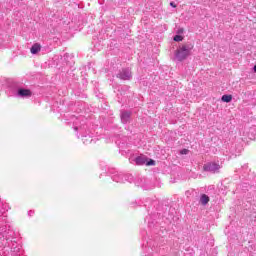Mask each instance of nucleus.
Returning <instances> with one entry per match:
<instances>
[{
    "mask_svg": "<svg viewBox=\"0 0 256 256\" xmlns=\"http://www.w3.org/2000/svg\"><path fill=\"white\" fill-rule=\"evenodd\" d=\"M39 51H41V44L39 43H35L30 49V52L32 53V55H37Z\"/></svg>",
    "mask_w": 256,
    "mask_h": 256,
    "instance_id": "obj_5",
    "label": "nucleus"
},
{
    "mask_svg": "<svg viewBox=\"0 0 256 256\" xmlns=\"http://www.w3.org/2000/svg\"><path fill=\"white\" fill-rule=\"evenodd\" d=\"M18 95H20V97H31L32 93L29 89H20Z\"/></svg>",
    "mask_w": 256,
    "mask_h": 256,
    "instance_id": "obj_6",
    "label": "nucleus"
},
{
    "mask_svg": "<svg viewBox=\"0 0 256 256\" xmlns=\"http://www.w3.org/2000/svg\"><path fill=\"white\" fill-rule=\"evenodd\" d=\"M219 169H221V166L217 163H208L203 166L204 171H210L211 173H216Z\"/></svg>",
    "mask_w": 256,
    "mask_h": 256,
    "instance_id": "obj_2",
    "label": "nucleus"
},
{
    "mask_svg": "<svg viewBox=\"0 0 256 256\" xmlns=\"http://www.w3.org/2000/svg\"><path fill=\"white\" fill-rule=\"evenodd\" d=\"M121 119L124 123H127V121H129V119H131V112H123L121 114Z\"/></svg>",
    "mask_w": 256,
    "mask_h": 256,
    "instance_id": "obj_7",
    "label": "nucleus"
},
{
    "mask_svg": "<svg viewBox=\"0 0 256 256\" xmlns=\"http://www.w3.org/2000/svg\"><path fill=\"white\" fill-rule=\"evenodd\" d=\"M174 41H176V43L183 41V36H181V35L174 36Z\"/></svg>",
    "mask_w": 256,
    "mask_h": 256,
    "instance_id": "obj_10",
    "label": "nucleus"
},
{
    "mask_svg": "<svg viewBox=\"0 0 256 256\" xmlns=\"http://www.w3.org/2000/svg\"><path fill=\"white\" fill-rule=\"evenodd\" d=\"M221 101H223V103H231V101H233V96L232 95H223L221 98Z\"/></svg>",
    "mask_w": 256,
    "mask_h": 256,
    "instance_id": "obj_8",
    "label": "nucleus"
},
{
    "mask_svg": "<svg viewBox=\"0 0 256 256\" xmlns=\"http://www.w3.org/2000/svg\"><path fill=\"white\" fill-rule=\"evenodd\" d=\"M183 28L178 30V33H183Z\"/></svg>",
    "mask_w": 256,
    "mask_h": 256,
    "instance_id": "obj_14",
    "label": "nucleus"
},
{
    "mask_svg": "<svg viewBox=\"0 0 256 256\" xmlns=\"http://www.w3.org/2000/svg\"><path fill=\"white\" fill-rule=\"evenodd\" d=\"M136 165H145L147 163V156L141 155L135 159Z\"/></svg>",
    "mask_w": 256,
    "mask_h": 256,
    "instance_id": "obj_4",
    "label": "nucleus"
},
{
    "mask_svg": "<svg viewBox=\"0 0 256 256\" xmlns=\"http://www.w3.org/2000/svg\"><path fill=\"white\" fill-rule=\"evenodd\" d=\"M189 153V149H182L181 151H180V155H187Z\"/></svg>",
    "mask_w": 256,
    "mask_h": 256,
    "instance_id": "obj_12",
    "label": "nucleus"
},
{
    "mask_svg": "<svg viewBox=\"0 0 256 256\" xmlns=\"http://www.w3.org/2000/svg\"><path fill=\"white\" fill-rule=\"evenodd\" d=\"M170 6L173 7L174 9L177 7V5L174 4V2H170Z\"/></svg>",
    "mask_w": 256,
    "mask_h": 256,
    "instance_id": "obj_13",
    "label": "nucleus"
},
{
    "mask_svg": "<svg viewBox=\"0 0 256 256\" xmlns=\"http://www.w3.org/2000/svg\"><path fill=\"white\" fill-rule=\"evenodd\" d=\"M118 78L123 79V81H129V79H131V71L122 70V72L118 74Z\"/></svg>",
    "mask_w": 256,
    "mask_h": 256,
    "instance_id": "obj_3",
    "label": "nucleus"
},
{
    "mask_svg": "<svg viewBox=\"0 0 256 256\" xmlns=\"http://www.w3.org/2000/svg\"><path fill=\"white\" fill-rule=\"evenodd\" d=\"M194 48L195 45L191 42L180 44L176 49L174 55L178 61H185V59H187V57L191 55V52Z\"/></svg>",
    "mask_w": 256,
    "mask_h": 256,
    "instance_id": "obj_1",
    "label": "nucleus"
},
{
    "mask_svg": "<svg viewBox=\"0 0 256 256\" xmlns=\"http://www.w3.org/2000/svg\"><path fill=\"white\" fill-rule=\"evenodd\" d=\"M200 203L202 205H207V203H209V196H207L206 194H203L200 198Z\"/></svg>",
    "mask_w": 256,
    "mask_h": 256,
    "instance_id": "obj_9",
    "label": "nucleus"
},
{
    "mask_svg": "<svg viewBox=\"0 0 256 256\" xmlns=\"http://www.w3.org/2000/svg\"><path fill=\"white\" fill-rule=\"evenodd\" d=\"M147 167H150L151 165H155V160L150 159L149 161H146Z\"/></svg>",
    "mask_w": 256,
    "mask_h": 256,
    "instance_id": "obj_11",
    "label": "nucleus"
},
{
    "mask_svg": "<svg viewBox=\"0 0 256 256\" xmlns=\"http://www.w3.org/2000/svg\"><path fill=\"white\" fill-rule=\"evenodd\" d=\"M254 72L256 73V65L254 66Z\"/></svg>",
    "mask_w": 256,
    "mask_h": 256,
    "instance_id": "obj_15",
    "label": "nucleus"
}]
</instances>
